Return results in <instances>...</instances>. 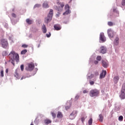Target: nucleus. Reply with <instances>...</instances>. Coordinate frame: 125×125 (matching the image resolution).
I'll list each match as a JSON object with an SVG mask.
<instances>
[{
	"mask_svg": "<svg viewBox=\"0 0 125 125\" xmlns=\"http://www.w3.org/2000/svg\"><path fill=\"white\" fill-rule=\"evenodd\" d=\"M9 62H11L13 66H15V61L19 62V55L15 51H12L9 54Z\"/></svg>",
	"mask_w": 125,
	"mask_h": 125,
	"instance_id": "f257e3e1",
	"label": "nucleus"
},
{
	"mask_svg": "<svg viewBox=\"0 0 125 125\" xmlns=\"http://www.w3.org/2000/svg\"><path fill=\"white\" fill-rule=\"evenodd\" d=\"M53 15V10L50 9L47 17L45 18V20H44L45 23H46L47 24L49 23V22L51 21V20H52Z\"/></svg>",
	"mask_w": 125,
	"mask_h": 125,
	"instance_id": "f03ea898",
	"label": "nucleus"
},
{
	"mask_svg": "<svg viewBox=\"0 0 125 125\" xmlns=\"http://www.w3.org/2000/svg\"><path fill=\"white\" fill-rule=\"evenodd\" d=\"M90 97H96L99 95V90L94 89H92L89 93Z\"/></svg>",
	"mask_w": 125,
	"mask_h": 125,
	"instance_id": "7ed1b4c3",
	"label": "nucleus"
},
{
	"mask_svg": "<svg viewBox=\"0 0 125 125\" xmlns=\"http://www.w3.org/2000/svg\"><path fill=\"white\" fill-rule=\"evenodd\" d=\"M34 68H35V64L33 62H30L27 63V67L25 68V70L26 71H33L34 70Z\"/></svg>",
	"mask_w": 125,
	"mask_h": 125,
	"instance_id": "20e7f679",
	"label": "nucleus"
},
{
	"mask_svg": "<svg viewBox=\"0 0 125 125\" xmlns=\"http://www.w3.org/2000/svg\"><path fill=\"white\" fill-rule=\"evenodd\" d=\"M120 96L122 99H125V83H124L122 86L121 94Z\"/></svg>",
	"mask_w": 125,
	"mask_h": 125,
	"instance_id": "39448f33",
	"label": "nucleus"
},
{
	"mask_svg": "<svg viewBox=\"0 0 125 125\" xmlns=\"http://www.w3.org/2000/svg\"><path fill=\"white\" fill-rule=\"evenodd\" d=\"M1 46L3 48H6L8 46V42H7V41H6L5 39H2L1 40Z\"/></svg>",
	"mask_w": 125,
	"mask_h": 125,
	"instance_id": "423d86ee",
	"label": "nucleus"
},
{
	"mask_svg": "<svg viewBox=\"0 0 125 125\" xmlns=\"http://www.w3.org/2000/svg\"><path fill=\"white\" fill-rule=\"evenodd\" d=\"M107 34L108 35L109 38L110 39L112 38H114V36H115V33L112 30V29H109L107 30Z\"/></svg>",
	"mask_w": 125,
	"mask_h": 125,
	"instance_id": "0eeeda50",
	"label": "nucleus"
},
{
	"mask_svg": "<svg viewBox=\"0 0 125 125\" xmlns=\"http://www.w3.org/2000/svg\"><path fill=\"white\" fill-rule=\"evenodd\" d=\"M77 111H73L69 115V118L70 119V120H74V119H75V118H76V117L77 116Z\"/></svg>",
	"mask_w": 125,
	"mask_h": 125,
	"instance_id": "6e6552de",
	"label": "nucleus"
},
{
	"mask_svg": "<svg viewBox=\"0 0 125 125\" xmlns=\"http://www.w3.org/2000/svg\"><path fill=\"white\" fill-rule=\"evenodd\" d=\"M100 52L103 54H105L107 52V48L104 46H101L100 48Z\"/></svg>",
	"mask_w": 125,
	"mask_h": 125,
	"instance_id": "1a4fd4ad",
	"label": "nucleus"
},
{
	"mask_svg": "<svg viewBox=\"0 0 125 125\" xmlns=\"http://www.w3.org/2000/svg\"><path fill=\"white\" fill-rule=\"evenodd\" d=\"M100 40L103 42H106V37H105V35H104V33H101L100 34Z\"/></svg>",
	"mask_w": 125,
	"mask_h": 125,
	"instance_id": "9d476101",
	"label": "nucleus"
},
{
	"mask_svg": "<svg viewBox=\"0 0 125 125\" xmlns=\"http://www.w3.org/2000/svg\"><path fill=\"white\" fill-rule=\"evenodd\" d=\"M107 72L105 70H103V72L101 73L100 76V79H103L105 78V76H106Z\"/></svg>",
	"mask_w": 125,
	"mask_h": 125,
	"instance_id": "9b49d317",
	"label": "nucleus"
},
{
	"mask_svg": "<svg viewBox=\"0 0 125 125\" xmlns=\"http://www.w3.org/2000/svg\"><path fill=\"white\" fill-rule=\"evenodd\" d=\"M54 28L56 31H59L61 30V26L59 24H55Z\"/></svg>",
	"mask_w": 125,
	"mask_h": 125,
	"instance_id": "f8f14e48",
	"label": "nucleus"
},
{
	"mask_svg": "<svg viewBox=\"0 0 125 125\" xmlns=\"http://www.w3.org/2000/svg\"><path fill=\"white\" fill-rule=\"evenodd\" d=\"M42 7L43 8H48L49 7L48 2L47 1H44L42 4Z\"/></svg>",
	"mask_w": 125,
	"mask_h": 125,
	"instance_id": "ddd939ff",
	"label": "nucleus"
},
{
	"mask_svg": "<svg viewBox=\"0 0 125 125\" xmlns=\"http://www.w3.org/2000/svg\"><path fill=\"white\" fill-rule=\"evenodd\" d=\"M102 65L104 68H107L108 67V63L106 61H102Z\"/></svg>",
	"mask_w": 125,
	"mask_h": 125,
	"instance_id": "4468645a",
	"label": "nucleus"
},
{
	"mask_svg": "<svg viewBox=\"0 0 125 125\" xmlns=\"http://www.w3.org/2000/svg\"><path fill=\"white\" fill-rule=\"evenodd\" d=\"M119 37H116V38L115 39V40H114V42L115 45H119Z\"/></svg>",
	"mask_w": 125,
	"mask_h": 125,
	"instance_id": "2eb2a0df",
	"label": "nucleus"
},
{
	"mask_svg": "<svg viewBox=\"0 0 125 125\" xmlns=\"http://www.w3.org/2000/svg\"><path fill=\"white\" fill-rule=\"evenodd\" d=\"M26 22L28 25H31V24H33V23H34V21L32 20H30V19H26Z\"/></svg>",
	"mask_w": 125,
	"mask_h": 125,
	"instance_id": "dca6fc26",
	"label": "nucleus"
},
{
	"mask_svg": "<svg viewBox=\"0 0 125 125\" xmlns=\"http://www.w3.org/2000/svg\"><path fill=\"white\" fill-rule=\"evenodd\" d=\"M63 117V114H62V112L59 111L58 112V114L57 115V117L58 119H62V118Z\"/></svg>",
	"mask_w": 125,
	"mask_h": 125,
	"instance_id": "f3484780",
	"label": "nucleus"
},
{
	"mask_svg": "<svg viewBox=\"0 0 125 125\" xmlns=\"http://www.w3.org/2000/svg\"><path fill=\"white\" fill-rule=\"evenodd\" d=\"M42 31L44 34H45L47 32L46 27L45 26V25L43 24L42 26Z\"/></svg>",
	"mask_w": 125,
	"mask_h": 125,
	"instance_id": "a211bd4d",
	"label": "nucleus"
},
{
	"mask_svg": "<svg viewBox=\"0 0 125 125\" xmlns=\"http://www.w3.org/2000/svg\"><path fill=\"white\" fill-rule=\"evenodd\" d=\"M44 123L46 125H49V124H51L52 121L49 119H46L44 120Z\"/></svg>",
	"mask_w": 125,
	"mask_h": 125,
	"instance_id": "6ab92c4d",
	"label": "nucleus"
},
{
	"mask_svg": "<svg viewBox=\"0 0 125 125\" xmlns=\"http://www.w3.org/2000/svg\"><path fill=\"white\" fill-rule=\"evenodd\" d=\"M103 115L102 114H100L99 116V122H101V123H102L103 122Z\"/></svg>",
	"mask_w": 125,
	"mask_h": 125,
	"instance_id": "aec40b11",
	"label": "nucleus"
},
{
	"mask_svg": "<svg viewBox=\"0 0 125 125\" xmlns=\"http://www.w3.org/2000/svg\"><path fill=\"white\" fill-rule=\"evenodd\" d=\"M113 81L115 83H117L118 82H119V77L118 76H115L113 78Z\"/></svg>",
	"mask_w": 125,
	"mask_h": 125,
	"instance_id": "412c9836",
	"label": "nucleus"
},
{
	"mask_svg": "<svg viewBox=\"0 0 125 125\" xmlns=\"http://www.w3.org/2000/svg\"><path fill=\"white\" fill-rule=\"evenodd\" d=\"M27 50H26V49H24V50H22V51H21V54L22 55H24V54H26V53H27Z\"/></svg>",
	"mask_w": 125,
	"mask_h": 125,
	"instance_id": "4be33fe9",
	"label": "nucleus"
},
{
	"mask_svg": "<svg viewBox=\"0 0 125 125\" xmlns=\"http://www.w3.org/2000/svg\"><path fill=\"white\" fill-rule=\"evenodd\" d=\"M70 10L68 9L66 11H65L64 13H63V15H68V14H70Z\"/></svg>",
	"mask_w": 125,
	"mask_h": 125,
	"instance_id": "5701e85b",
	"label": "nucleus"
},
{
	"mask_svg": "<svg viewBox=\"0 0 125 125\" xmlns=\"http://www.w3.org/2000/svg\"><path fill=\"white\" fill-rule=\"evenodd\" d=\"M107 24H108V26H109V27H112V26H113V25H114V23L112 21H108Z\"/></svg>",
	"mask_w": 125,
	"mask_h": 125,
	"instance_id": "b1692460",
	"label": "nucleus"
},
{
	"mask_svg": "<svg viewBox=\"0 0 125 125\" xmlns=\"http://www.w3.org/2000/svg\"><path fill=\"white\" fill-rule=\"evenodd\" d=\"M51 114L53 117V119H55V118H56V114H55V113L51 112Z\"/></svg>",
	"mask_w": 125,
	"mask_h": 125,
	"instance_id": "393cba45",
	"label": "nucleus"
},
{
	"mask_svg": "<svg viewBox=\"0 0 125 125\" xmlns=\"http://www.w3.org/2000/svg\"><path fill=\"white\" fill-rule=\"evenodd\" d=\"M0 77H1V78H3V77H4V74L3 73V70H2L0 71Z\"/></svg>",
	"mask_w": 125,
	"mask_h": 125,
	"instance_id": "a878e982",
	"label": "nucleus"
},
{
	"mask_svg": "<svg viewBox=\"0 0 125 125\" xmlns=\"http://www.w3.org/2000/svg\"><path fill=\"white\" fill-rule=\"evenodd\" d=\"M88 124H89V125H92V118H90V120H89Z\"/></svg>",
	"mask_w": 125,
	"mask_h": 125,
	"instance_id": "bb28decb",
	"label": "nucleus"
},
{
	"mask_svg": "<svg viewBox=\"0 0 125 125\" xmlns=\"http://www.w3.org/2000/svg\"><path fill=\"white\" fill-rule=\"evenodd\" d=\"M85 119H86V116L83 117L81 118V121L82 123H83V122H84V120H85Z\"/></svg>",
	"mask_w": 125,
	"mask_h": 125,
	"instance_id": "cd10ccee",
	"label": "nucleus"
},
{
	"mask_svg": "<svg viewBox=\"0 0 125 125\" xmlns=\"http://www.w3.org/2000/svg\"><path fill=\"white\" fill-rule=\"evenodd\" d=\"M93 77H94V75L91 74L90 76H88L87 77V79H89V80H90V79H92V78H93Z\"/></svg>",
	"mask_w": 125,
	"mask_h": 125,
	"instance_id": "c85d7f7f",
	"label": "nucleus"
},
{
	"mask_svg": "<svg viewBox=\"0 0 125 125\" xmlns=\"http://www.w3.org/2000/svg\"><path fill=\"white\" fill-rule=\"evenodd\" d=\"M21 47H23V48H27V47H28V45L23 44L21 45Z\"/></svg>",
	"mask_w": 125,
	"mask_h": 125,
	"instance_id": "c756f323",
	"label": "nucleus"
},
{
	"mask_svg": "<svg viewBox=\"0 0 125 125\" xmlns=\"http://www.w3.org/2000/svg\"><path fill=\"white\" fill-rule=\"evenodd\" d=\"M101 56H98L97 57V60H98V61H100V60H101Z\"/></svg>",
	"mask_w": 125,
	"mask_h": 125,
	"instance_id": "7c9ffc66",
	"label": "nucleus"
},
{
	"mask_svg": "<svg viewBox=\"0 0 125 125\" xmlns=\"http://www.w3.org/2000/svg\"><path fill=\"white\" fill-rule=\"evenodd\" d=\"M123 120H124V117H123V116H119V121H123Z\"/></svg>",
	"mask_w": 125,
	"mask_h": 125,
	"instance_id": "2f4dec72",
	"label": "nucleus"
},
{
	"mask_svg": "<svg viewBox=\"0 0 125 125\" xmlns=\"http://www.w3.org/2000/svg\"><path fill=\"white\" fill-rule=\"evenodd\" d=\"M21 71H24V64H21Z\"/></svg>",
	"mask_w": 125,
	"mask_h": 125,
	"instance_id": "473e14b6",
	"label": "nucleus"
},
{
	"mask_svg": "<svg viewBox=\"0 0 125 125\" xmlns=\"http://www.w3.org/2000/svg\"><path fill=\"white\" fill-rule=\"evenodd\" d=\"M40 6H41V4H36L34 6V8H36V7H40Z\"/></svg>",
	"mask_w": 125,
	"mask_h": 125,
	"instance_id": "72a5a7b5",
	"label": "nucleus"
},
{
	"mask_svg": "<svg viewBox=\"0 0 125 125\" xmlns=\"http://www.w3.org/2000/svg\"><path fill=\"white\" fill-rule=\"evenodd\" d=\"M15 77H16V78H17L18 79L19 75H18V73L17 72L15 73Z\"/></svg>",
	"mask_w": 125,
	"mask_h": 125,
	"instance_id": "f704fd0d",
	"label": "nucleus"
},
{
	"mask_svg": "<svg viewBox=\"0 0 125 125\" xmlns=\"http://www.w3.org/2000/svg\"><path fill=\"white\" fill-rule=\"evenodd\" d=\"M12 16L14 18H16V14H15L14 13H12Z\"/></svg>",
	"mask_w": 125,
	"mask_h": 125,
	"instance_id": "c9c22d12",
	"label": "nucleus"
},
{
	"mask_svg": "<svg viewBox=\"0 0 125 125\" xmlns=\"http://www.w3.org/2000/svg\"><path fill=\"white\" fill-rule=\"evenodd\" d=\"M122 4L123 5V6H125V0H123L122 2Z\"/></svg>",
	"mask_w": 125,
	"mask_h": 125,
	"instance_id": "e433bc0d",
	"label": "nucleus"
},
{
	"mask_svg": "<svg viewBox=\"0 0 125 125\" xmlns=\"http://www.w3.org/2000/svg\"><path fill=\"white\" fill-rule=\"evenodd\" d=\"M65 8L66 9H68V10H69V8H70V7H69V5H65Z\"/></svg>",
	"mask_w": 125,
	"mask_h": 125,
	"instance_id": "4c0bfd02",
	"label": "nucleus"
},
{
	"mask_svg": "<svg viewBox=\"0 0 125 125\" xmlns=\"http://www.w3.org/2000/svg\"><path fill=\"white\" fill-rule=\"evenodd\" d=\"M46 36L47 38H49L50 37V36H51V34L50 33H49L48 34H46Z\"/></svg>",
	"mask_w": 125,
	"mask_h": 125,
	"instance_id": "58836bf2",
	"label": "nucleus"
},
{
	"mask_svg": "<svg viewBox=\"0 0 125 125\" xmlns=\"http://www.w3.org/2000/svg\"><path fill=\"white\" fill-rule=\"evenodd\" d=\"M83 93L85 94V93H88V91H87V90H84L83 91Z\"/></svg>",
	"mask_w": 125,
	"mask_h": 125,
	"instance_id": "ea45409f",
	"label": "nucleus"
},
{
	"mask_svg": "<svg viewBox=\"0 0 125 125\" xmlns=\"http://www.w3.org/2000/svg\"><path fill=\"white\" fill-rule=\"evenodd\" d=\"M90 84H91V85H93V84H94V82L93 81L90 82Z\"/></svg>",
	"mask_w": 125,
	"mask_h": 125,
	"instance_id": "a19ab883",
	"label": "nucleus"
},
{
	"mask_svg": "<svg viewBox=\"0 0 125 125\" xmlns=\"http://www.w3.org/2000/svg\"><path fill=\"white\" fill-rule=\"evenodd\" d=\"M98 75H99V73L97 71H96L95 72V76H98Z\"/></svg>",
	"mask_w": 125,
	"mask_h": 125,
	"instance_id": "79ce46f5",
	"label": "nucleus"
},
{
	"mask_svg": "<svg viewBox=\"0 0 125 125\" xmlns=\"http://www.w3.org/2000/svg\"><path fill=\"white\" fill-rule=\"evenodd\" d=\"M79 98L80 96L79 95H76L75 97V99H76V100H78V99H79Z\"/></svg>",
	"mask_w": 125,
	"mask_h": 125,
	"instance_id": "37998d69",
	"label": "nucleus"
},
{
	"mask_svg": "<svg viewBox=\"0 0 125 125\" xmlns=\"http://www.w3.org/2000/svg\"><path fill=\"white\" fill-rule=\"evenodd\" d=\"M65 109H66V110H68V109H70V106H65Z\"/></svg>",
	"mask_w": 125,
	"mask_h": 125,
	"instance_id": "c03bdc74",
	"label": "nucleus"
},
{
	"mask_svg": "<svg viewBox=\"0 0 125 125\" xmlns=\"http://www.w3.org/2000/svg\"><path fill=\"white\" fill-rule=\"evenodd\" d=\"M94 63L95 64V65H97V64H98V61H95L94 62Z\"/></svg>",
	"mask_w": 125,
	"mask_h": 125,
	"instance_id": "a18cd8bd",
	"label": "nucleus"
},
{
	"mask_svg": "<svg viewBox=\"0 0 125 125\" xmlns=\"http://www.w3.org/2000/svg\"><path fill=\"white\" fill-rule=\"evenodd\" d=\"M113 12H116V11H117V9H113Z\"/></svg>",
	"mask_w": 125,
	"mask_h": 125,
	"instance_id": "49530a36",
	"label": "nucleus"
},
{
	"mask_svg": "<svg viewBox=\"0 0 125 125\" xmlns=\"http://www.w3.org/2000/svg\"><path fill=\"white\" fill-rule=\"evenodd\" d=\"M61 7L62 8H63V7H64V4H61Z\"/></svg>",
	"mask_w": 125,
	"mask_h": 125,
	"instance_id": "de8ad7c7",
	"label": "nucleus"
},
{
	"mask_svg": "<svg viewBox=\"0 0 125 125\" xmlns=\"http://www.w3.org/2000/svg\"><path fill=\"white\" fill-rule=\"evenodd\" d=\"M5 72H6V74H7L8 73V69H6L5 70Z\"/></svg>",
	"mask_w": 125,
	"mask_h": 125,
	"instance_id": "09e8293b",
	"label": "nucleus"
},
{
	"mask_svg": "<svg viewBox=\"0 0 125 125\" xmlns=\"http://www.w3.org/2000/svg\"><path fill=\"white\" fill-rule=\"evenodd\" d=\"M23 79H26V77H22L21 79V80H23Z\"/></svg>",
	"mask_w": 125,
	"mask_h": 125,
	"instance_id": "8fccbe9b",
	"label": "nucleus"
},
{
	"mask_svg": "<svg viewBox=\"0 0 125 125\" xmlns=\"http://www.w3.org/2000/svg\"><path fill=\"white\" fill-rule=\"evenodd\" d=\"M40 46H41V44H39L38 45V47H40Z\"/></svg>",
	"mask_w": 125,
	"mask_h": 125,
	"instance_id": "3c124183",
	"label": "nucleus"
},
{
	"mask_svg": "<svg viewBox=\"0 0 125 125\" xmlns=\"http://www.w3.org/2000/svg\"><path fill=\"white\" fill-rule=\"evenodd\" d=\"M30 125H34L33 124H31Z\"/></svg>",
	"mask_w": 125,
	"mask_h": 125,
	"instance_id": "603ef678",
	"label": "nucleus"
},
{
	"mask_svg": "<svg viewBox=\"0 0 125 125\" xmlns=\"http://www.w3.org/2000/svg\"><path fill=\"white\" fill-rule=\"evenodd\" d=\"M4 52L5 53H6V51H4Z\"/></svg>",
	"mask_w": 125,
	"mask_h": 125,
	"instance_id": "864d4df0",
	"label": "nucleus"
},
{
	"mask_svg": "<svg viewBox=\"0 0 125 125\" xmlns=\"http://www.w3.org/2000/svg\"><path fill=\"white\" fill-rule=\"evenodd\" d=\"M13 11H14V9L13 10Z\"/></svg>",
	"mask_w": 125,
	"mask_h": 125,
	"instance_id": "5fc2aeb1",
	"label": "nucleus"
}]
</instances>
